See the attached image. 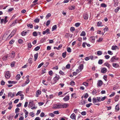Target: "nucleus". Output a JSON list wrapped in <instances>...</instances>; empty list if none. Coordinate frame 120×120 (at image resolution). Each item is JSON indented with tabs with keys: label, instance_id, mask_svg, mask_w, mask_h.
<instances>
[{
	"label": "nucleus",
	"instance_id": "1",
	"mask_svg": "<svg viewBox=\"0 0 120 120\" xmlns=\"http://www.w3.org/2000/svg\"><path fill=\"white\" fill-rule=\"evenodd\" d=\"M107 98V97L105 96L103 97H97V99L98 102H100L101 101H103L105 99Z\"/></svg>",
	"mask_w": 120,
	"mask_h": 120
},
{
	"label": "nucleus",
	"instance_id": "2",
	"mask_svg": "<svg viewBox=\"0 0 120 120\" xmlns=\"http://www.w3.org/2000/svg\"><path fill=\"white\" fill-rule=\"evenodd\" d=\"M60 78V77L59 75L56 74L55 76L53 78V80L55 81L54 83H56Z\"/></svg>",
	"mask_w": 120,
	"mask_h": 120
},
{
	"label": "nucleus",
	"instance_id": "3",
	"mask_svg": "<svg viewBox=\"0 0 120 120\" xmlns=\"http://www.w3.org/2000/svg\"><path fill=\"white\" fill-rule=\"evenodd\" d=\"M51 32L50 30L48 28L45 31H44L42 32V34L43 35H45V34H50Z\"/></svg>",
	"mask_w": 120,
	"mask_h": 120
},
{
	"label": "nucleus",
	"instance_id": "4",
	"mask_svg": "<svg viewBox=\"0 0 120 120\" xmlns=\"http://www.w3.org/2000/svg\"><path fill=\"white\" fill-rule=\"evenodd\" d=\"M61 108H64L68 107V105L67 103H63L60 104Z\"/></svg>",
	"mask_w": 120,
	"mask_h": 120
},
{
	"label": "nucleus",
	"instance_id": "5",
	"mask_svg": "<svg viewBox=\"0 0 120 120\" xmlns=\"http://www.w3.org/2000/svg\"><path fill=\"white\" fill-rule=\"evenodd\" d=\"M61 107L60 104L59 105L56 104L54 105H53L52 108L54 109H59L60 108H61Z\"/></svg>",
	"mask_w": 120,
	"mask_h": 120
},
{
	"label": "nucleus",
	"instance_id": "6",
	"mask_svg": "<svg viewBox=\"0 0 120 120\" xmlns=\"http://www.w3.org/2000/svg\"><path fill=\"white\" fill-rule=\"evenodd\" d=\"M5 77L6 78L9 79L10 77V75L9 71H7L6 72L5 75Z\"/></svg>",
	"mask_w": 120,
	"mask_h": 120
},
{
	"label": "nucleus",
	"instance_id": "7",
	"mask_svg": "<svg viewBox=\"0 0 120 120\" xmlns=\"http://www.w3.org/2000/svg\"><path fill=\"white\" fill-rule=\"evenodd\" d=\"M17 31V29H16L15 28L11 32L10 35H11V37H12L14 34Z\"/></svg>",
	"mask_w": 120,
	"mask_h": 120
},
{
	"label": "nucleus",
	"instance_id": "8",
	"mask_svg": "<svg viewBox=\"0 0 120 120\" xmlns=\"http://www.w3.org/2000/svg\"><path fill=\"white\" fill-rule=\"evenodd\" d=\"M107 71V69L105 68H101V73H105Z\"/></svg>",
	"mask_w": 120,
	"mask_h": 120
},
{
	"label": "nucleus",
	"instance_id": "9",
	"mask_svg": "<svg viewBox=\"0 0 120 120\" xmlns=\"http://www.w3.org/2000/svg\"><path fill=\"white\" fill-rule=\"evenodd\" d=\"M118 59V58H116L115 56L112 57L111 58L110 61L111 62H114L115 60H117Z\"/></svg>",
	"mask_w": 120,
	"mask_h": 120
},
{
	"label": "nucleus",
	"instance_id": "10",
	"mask_svg": "<svg viewBox=\"0 0 120 120\" xmlns=\"http://www.w3.org/2000/svg\"><path fill=\"white\" fill-rule=\"evenodd\" d=\"M69 99V96L68 95H67L63 98V100L65 101H67Z\"/></svg>",
	"mask_w": 120,
	"mask_h": 120
},
{
	"label": "nucleus",
	"instance_id": "11",
	"mask_svg": "<svg viewBox=\"0 0 120 120\" xmlns=\"http://www.w3.org/2000/svg\"><path fill=\"white\" fill-rule=\"evenodd\" d=\"M30 30H27L26 31L24 32V31H23L21 33V35L23 36H24L26 35L27 33Z\"/></svg>",
	"mask_w": 120,
	"mask_h": 120
},
{
	"label": "nucleus",
	"instance_id": "12",
	"mask_svg": "<svg viewBox=\"0 0 120 120\" xmlns=\"http://www.w3.org/2000/svg\"><path fill=\"white\" fill-rule=\"evenodd\" d=\"M95 40V38L93 36L90 37V40L91 42L94 43V41Z\"/></svg>",
	"mask_w": 120,
	"mask_h": 120
},
{
	"label": "nucleus",
	"instance_id": "13",
	"mask_svg": "<svg viewBox=\"0 0 120 120\" xmlns=\"http://www.w3.org/2000/svg\"><path fill=\"white\" fill-rule=\"evenodd\" d=\"M102 83L103 82L101 80H100L98 81L97 84L98 86H100L102 85Z\"/></svg>",
	"mask_w": 120,
	"mask_h": 120
},
{
	"label": "nucleus",
	"instance_id": "14",
	"mask_svg": "<svg viewBox=\"0 0 120 120\" xmlns=\"http://www.w3.org/2000/svg\"><path fill=\"white\" fill-rule=\"evenodd\" d=\"M70 117L72 119L74 120L75 119L76 116L75 114L74 113H73L70 116Z\"/></svg>",
	"mask_w": 120,
	"mask_h": 120
},
{
	"label": "nucleus",
	"instance_id": "15",
	"mask_svg": "<svg viewBox=\"0 0 120 120\" xmlns=\"http://www.w3.org/2000/svg\"><path fill=\"white\" fill-rule=\"evenodd\" d=\"M92 101L93 103H95L97 102H98L97 100V98H94L92 99Z\"/></svg>",
	"mask_w": 120,
	"mask_h": 120
},
{
	"label": "nucleus",
	"instance_id": "16",
	"mask_svg": "<svg viewBox=\"0 0 120 120\" xmlns=\"http://www.w3.org/2000/svg\"><path fill=\"white\" fill-rule=\"evenodd\" d=\"M83 17L84 19L86 20L88 18V15L87 14H84L83 15Z\"/></svg>",
	"mask_w": 120,
	"mask_h": 120
},
{
	"label": "nucleus",
	"instance_id": "17",
	"mask_svg": "<svg viewBox=\"0 0 120 120\" xmlns=\"http://www.w3.org/2000/svg\"><path fill=\"white\" fill-rule=\"evenodd\" d=\"M112 65L115 68H117L119 66V65L116 63H113Z\"/></svg>",
	"mask_w": 120,
	"mask_h": 120
},
{
	"label": "nucleus",
	"instance_id": "18",
	"mask_svg": "<svg viewBox=\"0 0 120 120\" xmlns=\"http://www.w3.org/2000/svg\"><path fill=\"white\" fill-rule=\"evenodd\" d=\"M83 65L82 64H81L79 66V68L80 70V71H81L83 69Z\"/></svg>",
	"mask_w": 120,
	"mask_h": 120
},
{
	"label": "nucleus",
	"instance_id": "19",
	"mask_svg": "<svg viewBox=\"0 0 120 120\" xmlns=\"http://www.w3.org/2000/svg\"><path fill=\"white\" fill-rule=\"evenodd\" d=\"M8 82L9 84H15L17 82V81H8Z\"/></svg>",
	"mask_w": 120,
	"mask_h": 120
},
{
	"label": "nucleus",
	"instance_id": "20",
	"mask_svg": "<svg viewBox=\"0 0 120 120\" xmlns=\"http://www.w3.org/2000/svg\"><path fill=\"white\" fill-rule=\"evenodd\" d=\"M46 37H44L42 38L41 40V43H43L45 41H46Z\"/></svg>",
	"mask_w": 120,
	"mask_h": 120
},
{
	"label": "nucleus",
	"instance_id": "21",
	"mask_svg": "<svg viewBox=\"0 0 120 120\" xmlns=\"http://www.w3.org/2000/svg\"><path fill=\"white\" fill-rule=\"evenodd\" d=\"M104 65L105 66H107L109 68H110V67H111L110 65L107 63H105L104 64Z\"/></svg>",
	"mask_w": 120,
	"mask_h": 120
},
{
	"label": "nucleus",
	"instance_id": "22",
	"mask_svg": "<svg viewBox=\"0 0 120 120\" xmlns=\"http://www.w3.org/2000/svg\"><path fill=\"white\" fill-rule=\"evenodd\" d=\"M86 100H82L81 102V104L82 105H85V104L86 103Z\"/></svg>",
	"mask_w": 120,
	"mask_h": 120
},
{
	"label": "nucleus",
	"instance_id": "23",
	"mask_svg": "<svg viewBox=\"0 0 120 120\" xmlns=\"http://www.w3.org/2000/svg\"><path fill=\"white\" fill-rule=\"evenodd\" d=\"M114 2L115 6H117L118 4V0H114Z\"/></svg>",
	"mask_w": 120,
	"mask_h": 120
},
{
	"label": "nucleus",
	"instance_id": "24",
	"mask_svg": "<svg viewBox=\"0 0 120 120\" xmlns=\"http://www.w3.org/2000/svg\"><path fill=\"white\" fill-rule=\"evenodd\" d=\"M17 19H16L15 20L14 22H13L10 25V26L11 27L12 26H14L15 24H17Z\"/></svg>",
	"mask_w": 120,
	"mask_h": 120
},
{
	"label": "nucleus",
	"instance_id": "25",
	"mask_svg": "<svg viewBox=\"0 0 120 120\" xmlns=\"http://www.w3.org/2000/svg\"><path fill=\"white\" fill-rule=\"evenodd\" d=\"M38 56V53H36V54H35L34 55V60L35 61H36V60L37 59Z\"/></svg>",
	"mask_w": 120,
	"mask_h": 120
},
{
	"label": "nucleus",
	"instance_id": "26",
	"mask_svg": "<svg viewBox=\"0 0 120 120\" xmlns=\"http://www.w3.org/2000/svg\"><path fill=\"white\" fill-rule=\"evenodd\" d=\"M119 97L118 95H117L115 97L114 99L115 101H118Z\"/></svg>",
	"mask_w": 120,
	"mask_h": 120
},
{
	"label": "nucleus",
	"instance_id": "27",
	"mask_svg": "<svg viewBox=\"0 0 120 120\" xmlns=\"http://www.w3.org/2000/svg\"><path fill=\"white\" fill-rule=\"evenodd\" d=\"M27 25L28 27H30V28H32L33 27V25L32 24H27Z\"/></svg>",
	"mask_w": 120,
	"mask_h": 120
},
{
	"label": "nucleus",
	"instance_id": "28",
	"mask_svg": "<svg viewBox=\"0 0 120 120\" xmlns=\"http://www.w3.org/2000/svg\"><path fill=\"white\" fill-rule=\"evenodd\" d=\"M39 19L37 18L34 19V21L35 23H38L39 22Z\"/></svg>",
	"mask_w": 120,
	"mask_h": 120
},
{
	"label": "nucleus",
	"instance_id": "29",
	"mask_svg": "<svg viewBox=\"0 0 120 120\" xmlns=\"http://www.w3.org/2000/svg\"><path fill=\"white\" fill-rule=\"evenodd\" d=\"M86 35V33L84 31H82L81 33L80 36H85Z\"/></svg>",
	"mask_w": 120,
	"mask_h": 120
},
{
	"label": "nucleus",
	"instance_id": "30",
	"mask_svg": "<svg viewBox=\"0 0 120 120\" xmlns=\"http://www.w3.org/2000/svg\"><path fill=\"white\" fill-rule=\"evenodd\" d=\"M97 54L98 56L101 55L102 54V52L100 51H98L97 52Z\"/></svg>",
	"mask_w": 120,
	"mask_h": 120
},
{
	"label": "nucleus",
	"instance_id": "31",
	"mask_svg": "<svg viewBox=\"0 0 120 120\" xmlns=\"http://www.w3.org/2000/svg\"><path fill=\"white\" fill-rule=\"evenodd\" d=\"M76 94L75 93H73L71 94V97H73L74 98H76L77 97L76 96Z\"/></svg>",
	"mask_w": 120,
	"mask_h": 120
},
{
	"label": "nucleus",
	"instance_id": "32",
	"mask_svg": "<svg viewBox=\"0 0 120 120\" xmlns=\"http://www.w3.org/2000/svg\"><path fill=\"white\" fill-rule=\"evenodd\" d=\"M57 28V26L56 25L53 26L52 28V31H53L54 30L56 29Z\"/></svg>",
	"mask_w": 120,
	"mask_h": 120
},
{
	"label": "nucleus",
	"instance_id": "33",
	"mask_svg": "<svg viewBox=\"0 0 120 120\" xmlns=\"http://www.w3.org/2000/svg\"><path fill=\"white\" fill-rule=\"evenodd\" d=\"M66 52H63L62 54V56L63 58H64L66 56Z\"/></svg>",
	"mask_w": 120,
	"mask_h": 120
},
{
	"label": "nucleus",
	"instance_id": "34",
	"mask_svg": "<svg viewBox=\"0 0 120 120\" xmlns=\"http://www.w3.org/2000/svg\"><path fill=\"white\" fill-rule=\"evenodd\" d=\"M15 61H13L11 63V67H14L15 64Z\"/></svg>",
	"mask_w": 120,
	"mask_h": 120
},
{
	"label": "nucleus",
	"instance_id": "35",
	"mask_svg": "<svg viewBox=\"0 0 120 120\" xmlns=\"http://www.w3.org/2000/svg\"><path fill=\"white\" fill-rule=\"evenodd\" d=\"M101 7L105 8L106 7L107 5L104 3H102L101 4Z\"/></svg>",
	"mask_w": 120,
	"mask_h": 120
},
{
	"label": "nucleus",
	"instance_id": "36",
	"mask_svg": "<svg viewBox=\"0 0 120 120\" xmlns=\"http://www.w3.org/2000/svg\"><path fill=\"white\" fill-rule=\"evenodd\" d=\"M103 60L100 59L98 61V63L99 64H101L103 63Z\"/></svg>",
	"mask_w": 120,
	"mask_h": 120
},
{
	"label": "nucleus",
	"instance_id": "37",
	"mask_svg": "<svg viewBox=\"0 0 120 120\" xmlns=\"http://www.w3.org/2000/svg\"><path fill=\"white\" fill-rule=\"evenodd\" d=\"M20 78V74H18L16 77V78L17 80L19 79Z\"/></svg>",
	"mask_w": 120,
	"mask_h": 120
},
{
	"label": "nucleus",
	"instance_id": "38",
	"mask_svg": "<svg viewBox=\"0 0 120 120\" xmlns=\"http://www.w3.org/2000/svg\"><path fill=\"white\" fill-rule=\"evenodd\" d=\"M32 58H30L28 60V62L30 64H32Z\"/></svg>",
	"mask_w": 120,
	"mask_h": 120
},
{
	"label": "nucleus",
	"instance_id": "39",
	"mask_svg": "<svg viewBox=\"0 0 120 120\" xmlns=\"http://www.w3.org/2000/svg\"><path fill=\"white\" fill-rule=\"evenodd\" d=\"M33 101H32V102H30L29 103V105L31 107L32 106L34 105Z\"/></svg>",
	"mask_w": 120,
	"mask_h": 120
},
{
	"label": "nucleus",
	"instance_id": "40",
	"mask_svg": "<svg viewBox=\"0 0 120 120\" xmlns=\"http://www.w3.org/2000/svg\"><path fill=\"white\" fill-rule=\"evenodd\" d=\"M14 41H15L14 40H12L9 41V43L10 44V45H11L13 44Z\"/></svg>",
	"mask_w": 120,
	"mask_h": 120
},
{
	"label": "nucleus",
	"instance_id": "41",
	"mask_svg": "<svg viewBox=\"0 0 120 120\" xmlns=\"http://www.w3.org/2000/svg\"><path fill=\"white\" fill-rule=\"evenodd\" d=\"M8 19V17L6 16L5 17L4 19V23L5 24L8 21V20H7V19Z\"/></svg>",
	"mask_w": 120,
	"mask_h": 120
},
{
	"label": "nucleus",
	"instance_id": "42",
	"mask_svg": "<svg viewBox=\"0 0 120 120\" xmlns=\"http://www.w3.org/2000/svg\"><path fill=\"white\" fill-rule=\"evenodd\" d=\"M120 9V7H118L115 9L114 11L116 12H117L119 11V9Z\"/></svg>",
	"mask_w": 120,
	"mask_h": 120
},
{
	"label": "nucleus",
	"instance_id": "43",
	"mask_svg": "<svg viewBox=\"0 0 120 120\" xmlns=\"http://www.w3.org/2000/svg\"><path fill=\"white\" fill-rule=\"evenodd\" d=\"M115 109L117 111H118L119 109V105L117 104L116 106L115 107Z\"/></svg>",
	"mask_w": 120,
	"mask_h": 120
},
{
	"label": "nucleus",
	"instance_id": "44",
	"mask_svg": "<svg viewBox=\"0 0 120 120\" xmlns=\"http://www.w3.org/2000/svg\"><path fill=\"white\" fill-rule=\"evenodd\" d=\"M51 14L50 13H48L46 15V19H48L51 16Z\"/></svg>",
	"mask_w": 120,
	"mask_h": 120
},
{
	"label": "nucleus",
	"instance_id": "45",
	"mask_svg": "<svg viewBox=\"0 0 120 120\" xmlns=\"http://www.w3.org/2000/svg\"><path fill=\"white\" fill-rule=\"evenodd\" d=\"M117 47L116 45L113 46L112 48V49L113 50H115L116 49Z\"/></svg>",
	"mask_w": 120,
	"mask_h": 120
},
{
	"label": "nucleus",
	"instance_id": "46",
	"mask_svg": "<svg viewBox=\"0 0 120 120\" xmlns=\"http://www.w3.org/2000/svg\"><path fill=\"white\" fill-rule=\"evenodd\" d=\"M67 51L68 52H71V49L70 47H68L67 49Z\"/></svg>",
	"mask_w": 120,
	"mask_h": 120
},
{
	"label": "nucleus",
	"instance_id": "47",
	"mask_svg": "<svg viewBox=\"0 0 120 120\" xmlns=\"http://www.w3.org/2000/svg\"><path fill=\"white\" fill-rule=\"evenodd\" d=\"M33 35L34 36H37V34L36 32L34 31L33 33Z\"/></svg>",
	"mask_w": 120,
	"mask_h": 120
},
{
	"label": "nucleus",
	"instance_id": "48",
	"mask_svg": "<svg viewBox=\"0 0 120 120\" xmlns=\"http://www.w3.org/2000/svg\"><path fill=\"white\" fill-rule=\"evenodd\" d=\"M59 73L60 75H65V74H64V72L62 71L61 70L60 71Z\"/></svg>",
	"mask_w": 120,
	"mask_h": 120
},
{
	"label": "nucleus",
	"instance_id": "49",
	"mask_svg": "<svg viewBox=\"0 0 120 120\" xmlns=\"http://www.w3.org/2000/svg\"><path fill=\"white\" fill-rule=\"evenodd\" d=\"M32 46L31 43H29L28 44V47L29 48H31Z\"/></svg>",
	"mask_w": 120,
	"mask_h": 120
},
{
	"label": "nucleus",
	"instance_id": "50",
	"mask_svg": "<svg viewBox=\"0 0 120 120\" xmlns=\"http://www.w3.org/2000/svg\"><path fill=\"white\" fill-rule=\"evenodd\" d=\"M40 47L39 46H37V47H36L35 48L34 50L36 51H37L39 50L40 49Z\"/></svg>",
	"mask_w": 120,
	"mask_h": 120
},
{
	"label": "nucleus",
	"instance_id": "51",
	"mask_svg": "<svg viewBox=\"0 0 120 120\" xmlns=\"http://www.w3.org/2000/svg\"><path fill=\"white\" fill-rule=\"evenodd\" d=\"M80 23H79L78 22L75 23V26L76 27H79L80 25Z\"/></svg>",
	"mask_w": 120,
	"mask_h": 120
},
{
	"label": "nucleus",
	"instance_id": "52",
	"mask_svg": "<svg viewBox=\"0 0 120 120\" xmlns=\"http://www.w3.org/2000/svg\"><path fill=\"white\" fill-rule=\"evenodd\" d=\"M97 92L96 91V90L95 89L94 90H93V91L92 92V94H96L97 93Z\"/></svg>",
	"mask_w": 120,
	"mask_h": 120
},
{
	"label": "nucleus",
	"instance_id": "53",
	"mask_svg": "<svg viewBox=\"0 0 120 120\" xmlns=\"http://www.w3.org/2000/svg\"><path fill=\"white\" fill-rule=\"evenodd\" d=\"M70 85L71 86L74 85L75 84V82L74 81H71L70 82Z\"/></svg>",
	"mask_w": 120,
	"mask_h": 120
},
{
	"label": "nucleus",
	"instance_id": "54",
	"mask_svg": "<svg viewBox=\"0 0 120 120\" xmlns=\"http://www.w3.org/2000/svg\"><path fill=\"white\" fill-rule=\"evenodd\" d=\"M70 9L71 10H74L75 8V6H71L70 7Z\"/></svg>",
	"mask_w": 120,
	"mask_h": 120
},
{
	"label": "nucleus",
	"instance_id": "55",
	"mask_svg": "<svg viewBox=\"0 0 120 120\" xmlns=\"http://www.w3.org/2000/svg\"><path fill=\"white\" fill-rule=\"evenodd\" d=\"M107 75H105L104 76L103 78L105 81H107Z\"/></svg>",
	"mask_w": 120,
	"mask_h": 120
},
{
	"label": "nucleus",
	"instance_id": "56",
	"mask_svg": "<svg viewBox=\"0 0 120 120\" xmlns=\"http://www.w3.org/2000/svg\"><path fill=\"white\" fill-rule=\"evenodd\" d=\"M89 95L87 93H86L84 96V97L86 99L88 97Z\"/></svg>",
	"mask_w": 120,
	"mask_h": 120
},
{
	"label": "nucleus",
	"instance_id": "57",
	"mask_svg": "<svg viewBox=\"0 0 120 120\" xmlns=\"http://www.w3.org/2000/svg\"><path fill=\"white\" fill-rule=\"evenodd\" d=\"M50 20H48L46 22V26H48L50 24Z\"/></svg>",
	"mask_w": 120,
	"mask_h": 120
},
{
	"label": "nucleus",
	"instance_id": "58",
	"mask_svg": "<svg viewBox=\"0 0 120 120\" xmlns=\"http://www.w3.org/2000/svg\"><path fill=\"white\" fill-rule=\"evenodd\" d=\"M44 64V63L43 62H42L41 64H40L38 66V68H40L42 65H43Z\"/></svg>",
	"mask_w": 120,
	"mask_h": 120
},
{
	"label": "nucleus",
	"instance_id": "59",
	"mask_svg": "<svg viewBox=\"0 0 120 120\" xmlns=\"http://www.w3.org/2000/svg\"><path fill=\"white\" fill-rule=\"evenodd\" d=\"M75 30V28L73 27H71L70 28V30L71 32Z\"/></svg>",
	"mask_w": 120,
	"mask_h": 120
},
{
	"label": "nucleus",
	"instance_id": "60",
	"mask_svg": "<svg viewBox=\"0 0 120 120\" xmlns=\"http://www.w3.org/2000/svg\"><path fill=\"white\" fill-rule=\"evenodd\" d=\"M86 114V112L85 111H83L81 112V114L83 116L85 115Z\"/></svg>",
	"mask_w": 120,
	"mask_h": 120
},
{
	"label": "nucleus",
	"instance_id": "61",
	"mask_svg": "<svg viewBox=\"0 0 120 120\" xmlns=\"http://www.w3.org/2000/svg\"><path fill=\"white\" fill-rule=\"evenodd\" d=\"M83 84L86 86H87L88 85V83L86 82H85L83 83Z\"/></svg>",
	"mask_w": 120,
	"mask_h": 120
},
{
	"label": "nucleus",
	"instance_id": "62",
	"mask_svg": "<svg viewBox=\"0 0 120 120\" xmlns=\"http://www.w3.org/2000/svg\"><path fill=\"white\" fill-rule=\"evenodd\" d=\"M23 41L21 39H19L18 41V42L19 44H22Z\"/></svg>",
	"mask_w": 120,
	"mask_h": 120
},
{
	"label": "nucleus",
	"instance_id": "63",
	"mask_svg": "<svg viewBox=\"0 0 120 120\" xmlns=\"http://www.w3.org/2000/svg\"><path fill=\"white\" fill-rule=\"evenodd\" d=\"M19 109L18 108H17L15 110V113H17L19 111Z\"/></svg>",
	"mask_w": 120,
	"mask_h": 120
},
{
	"label": "nucleus",
	"instance_id": "64",
	"mask_svg": "<svg viewBox=\"0 0 120 120\" xmlns=\"http://www.w3.org/2000/svg\"><path fill=\"white\" fill-rule=\"evenodd\" d=\"M49 74L51 76H52V75L53 72L52 70H51L49 72Z\"/></svg>",
	"mask_w": 120,
	"mask_h": 120
}]
</instances>
